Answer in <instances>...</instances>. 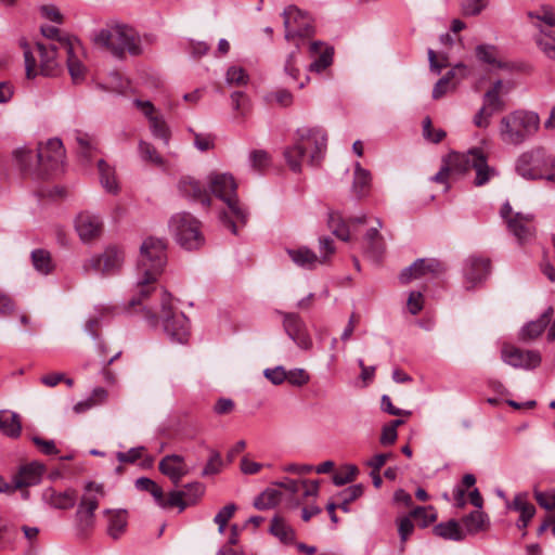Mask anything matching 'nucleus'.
Returning a JSON list of instances; mask_svg holds the SVG:
<instances>
[{"instance_id": "obj_59", "label": "nucleus", "mask_w": 555, "mask_h": 555, "mask_svg": "<svg viewBox=\"0 0 555 555\" xmlns=\"http://www.w3.org/2000/svg\"><path fill=\"white\" fill-rule=\"evenodd\" d=\"M222 460L219 452L212 451L207 464L202 472V476L215 475L220 472Z\"/></svg>"}, {"instance_id": "obj_13", "label": "nucleus", "mask_w": 555, "mask_h": 555, "mask_svg": "<svg viewBox=\"0 0 555 555\" xmlns=\"http://www.w3.org/2000/svg\"><path fill=\"white\" fill-rule=\"evenodd\" d=\"M446 272L444 264L435 258H420L410 267L402 270L399 275L401 284H408L412 280L431 276L438 278Z\"/></svg>"}, {"instance_id": "obj_27", "label": "nucleus", "mask_w": 555, "mask_h": 555, "mask_svg": "<svg viewBox=\"0 0 555 555\" xmlns=\"http://www.w3.org/2000/svg\"><path fill=\"white\" fill-rule=\"evenodd\" d=\"M324 43L322 41H313L310 43L311 54H319L315 60L309 65L310 72L321 73L325 70L333 63L334 49L326 46L323 50Z\"/></svg>"}, {"instance_id": "obj_20", "label": "nucleus", "mask_w": 555, "mask_h": 555, "mask_svg": "<svg viewBox=\"0 0 555 555\" xmlns=\"http://www.w3.org/2000/svg\"><path fill=\"white\" fill-rule=\"evenodd\" d=\"M61 48L66 54L68 72L74 82L83 79L86 68L78 57V52L81 50L80 41L77 38L64 37L60 40Z\"/></svg>"}, {"instance_id": "obj_43", "label": "nucleus", "mask_w": 555, "mask_h": 555, "mask_svg": "<svg viewBox=\"0 0 555 555\" xmlns=\"http://www.w3.org/2000/svg\"><path fill=\"white\" fill-rule=\"evenodd\" d=\"M280 496L279 490L268 488L255 499L254 506L259 511L272 508L279 503Z\"/></svg>"}, {"instance_id": "obj_33", "label": "nucleus", "mask_w": 555, "mask_h": 555, "mask_svg": "<svg viewBox=\"0 0 555 555\" xmlns=\"http://www.w3.org/2000/svg\"><path fill=\"white\" fill-rule=\"evenodd\" d=\"M46 496L49 503L60 509H68L75 506L77 501L76 491L73 489H67L63 492H56L55 490L50 489Z\"/></svg>"}, {"instance_id": "obj_40", "label": "nucleus", "mask_w": 555, "mask_h": 555, "mask_svg": "<svg viewBox=\"0 0 555 555\" xmlns=\"http://www.w3.org/2000/svg\"><path fill=\"white\" fill-rule=\"evenodd\" d=\"M327 225L332 233L339 240L347 242L350 240L348 225L343 220V217L336 211H330L327 218Z\"/></svg>"}, {"instance_id": "obj_32", "label": "nucleus", "mask_w": 555, "mask_h": 555, "mask_svg": "<svg viewBox=\"0 0 555 555\" xmlns=\"http://www.w3.org/2000/svg\"><path fill=\"white\" fill-rule=\"evenodd\" d=\"M105 514L108 516V535L115 540L119 539L127 528V512L125 509L115 512L106 509Z\"/></svg>"}, {"instance_id": "obj_49", "label": "nucleus", "mask_w": 555, "mask_h": 555, "mask_svg": "<svg viewBox=\"0 0 555 555\" xmlns=\"http://www.w3.org/2000/svg\"><path fill=\"white\" fill-rule=\"evenodd\" d=\"M486 517L479 509L474 511L463 518V524L468 532L477 533L483 529Z\"/></svg>"}, {"instance_id": "obj_57", "label": "nucleus", "mask_w": 555, "mask_h": 555, "mask_svg": "<svg viewBox=\"0 0 555 555\" xmlns=\"http://www.w3.org/2000/svg\"><path fill=\"white\" fill-rule=\"evenodd\" d=\"M528 16L530 18H537L539 21H542L550 27L555 26V12L553 8L550 5H543L540 12H529Z\"/></svg>"}, {"instance_id": "obj_8", "label": "nucleus", "mask_w": 555, "mask_h": 555, "mask_svg": "<svg viewBox=\"0 0 555 555\" xmlns=\"http://www.w3.org/2000/svg\"><path fill=\"white\" fill-rule=\"evenodd\" d=\"M451 164L455 167L456 173H465L474 169L475 186H483L498 176L496 169L488 165L487 153L480 147H472L465 153L451 152Z\"/></svg>"}, {"instance_id": "obj_4", "label": "nucleus", "mask_w": 555, "mask_h": 555, "mask_svg": "<svg viewBox=\"0 0 555 555\" xmlns=\"http://www.w3.org/2000/svg\"><path fill=\"white\" fill-rule=\"evenodd\" d=\"M92 41L98 48L108 51L120 60L125 57L127 52L133 56L142 53L139 34L125 24L107 25V27L94 33Z\"/></svg>"}, {"instance_id": "obj_10", "label": "nucleus", "mask_w": 555, "mask_h": 555, "mask_svg": "<svg viewBox=\"0 0 555 555\" xmlns=\"http://www.w3.org/2000/svg\"><path fill=\"white\" fill-rule=\"evenodd\" d=\"M169 228L177 243L188 249H197L204 243L201 222L190 212H179L171 217Z\"/></svg>"}, {"instance_id": "obj_28", "label": "nucleus", "mask_w": 555, "mask_h": 555, "mask_svg": "<svg viewBox=\"0 0 555 555\" xmlns=\"http://www.w3.org/2000/svg\"><path fill=\"white\" fill-rule=\"evenodd\" d=\"M507 507L520 513L517 521L519 529H526L529 521L535 514V507L533 504L528 502L527 493H518L515 495L512 503H507Z\"/></svg>"}, {"instance_id": "obj_64", "label": "nucleus", "mask_w": 555, "mask_h": 555, "mask_svg": "<svg viewBox=\"0 0 555 555\" xmlns=\"http://www.w3.org/2000/svg\"><path fill=\"white\" fill-rule=\"evenodd\" d=\"M264 376L274 385H280L286 380V371L283 366H276L274 369H267Z\"/></svg>"}, {"instance_id": "obj_23", "label": "nucleus", "mask_w": 555, "mask_h": 555, "mask_svg": "<svg viewBox=\"0 0 555 555\" xmlns=\"http://www.w3.org/2000/svg\"><path fill=\"white\" fill-rule=\"evenodd\" d=\"M532 221V215H524L521 212H516L513 218L507 219V229L517 238L519 244H524L534 236L535 229Z\"/></svg>"}, {"instance_id": "obj_30", "label": "nucleus", "mask_w": 555, "mask_h": 555, "mask_svg": "<svg viewBox=\"0 0 555 555\" xmlns=\"http://www.w3.org/2000/svg\"><path fill=\"white\" fill-rule=\"evenodd\" d=\"M372 175L364 169L360 163H356L352 182V192L358 198L369 195L371 190Z\"/></svg>"}, {"instance_id": "obj_21", "label": "nucleus", "mask_w": 555, "mask_h": 555, "mask_svg": "<svg viewBox=\"0 0 555 555\" xmlns=\"http://www.w3.org/2000/svg\"><path fill=\"white\" fill-rule=\"evenodd\" d=\"M377 227L371 228L363 236L364 254L373 261H379L385 254L386 244L379 230L383 228V221L376 219Z\"/></svg>"}, {"instance_id": "obj_1", "label": "nucleus", "mask_w": 555, "mask_h": 555, "mask_svg": "<svg viewBox=\"0 0 555 555\" xmlns=\"http://www.w3.org/2000/svg\"><path fill=\"white\" fill-rule=\"evenodd\" d=\"M167 243L163 238L147 237L140 247L137 270L139 280L137 292L129 300V306L142 305L144 299L151 298L152 294L158 293L155 283L164 271L167 262Z\"/></svg>"}, {"instance_id": "obj_3", "label": "nucleus", "mask_w": 555, "mask_h": 555, "mask_svg": "<svg viewBox=\"0 0 555 555\" xmlns=\"http://www.w3.org/2000/svg\"><path fill=\"white\" fill-rule=\"evenodd\" d=\"M296 134L295 144L285 149L284 157L292 171L300 172L305 157L312 166L320 164L326 151L327 135L320 127H302Z\"/></svg>"}, {"instance_id": "obj_2", "label": "nucleus", "mask_w": 555, "mask_h": 555, "mask_svg": "<svg viewBox=\"0 0 555 555\" xmlns=\"http://www.w3.org/2000/svg\"><path fill=\"white\" fill-rule=\"evenodd\" d=\"M151 297L154 298V304H147V299H144L142 305H135L134 307L142 308L151 325H157L160 320L165 333L172 341L186 343L190 336L189 320L184 313L173 310L171 294L160 288L158 293L152 294Z\"/></svg>"}, {"instance_id": "obj_56", "label": "nucleus", "mask_w": 555, "mask_h": 555, "mask_svg": "<svg viewBox=\"0 0 555 555\" xmlns=\"http://www.w3.org/2000/svg\"><path fill=\"white\" fill-rule=\"evenodd\" d=\"M450 172H455V167L451 164V153L442 159L440 170L431 177V181L446 184Z\"/></svg>"}, {"instance_id": "obj_41", "label": "nucleus", "mask_w": 555, "mask_h": 555, "mask_svg": "<svg viewBox=\"0 0 555 555\" xmlns=\"http://www.w3.org/2000/svg\"><path fill=\"white\" fill-rule=\"evenodd\" d=\"M270 532L283 543H289L295 538L294 530L279 516L272 518Z\"/></svg>"}, {"instance_id": "obj_48", "label": "nucleus", "mask_w": 555, "mask_h": 555, "mask_svg": "<svg viewBox=\"0 0 555 555\" xmlns=\"http://www.w3.org/2000/svg\"><path fill=\"white\" fill-rule=\"evenodd\" d=\"M157 505L162 508L179 507V511L182 512L188 507V502L183 499V493L180 490H175L169 492L167 500L163 492L162 500L157 502Z\"/></svg>"}, {"instance_id": "obj_62", "label": "nucleus", "mask_w": 555, "mask_h": 555, "mask_svg": "<svg viewBox=\"0 0 555 555\" xmlns=\"http://www.w3.org/2000/svg\"><path fill=\"white\" fill-rule=\"evenodd\" d=\"M144 447H135L129 449L127 452H117L116 457L120 463H134L141 459Z\"/></svg>"}, {"instance_id": "obj_46", "label": "nucleus", "mask_w": 555, "mask_h": 555, "mask_svg": "<svg viewBox=\"0 0 555 555\" xmlns=\"http://www.w3.org/2000/svg\"><path fill=\"white\" fill-rule=\"evenodd\" d=\"M364 488L361 483L353 485L345 489L339 493L341 498L340 503L338 504L339 508L345 513L349 512V504L360 498L363 494Z\"/></svg>"}, {"instance_id": "obj_25", "label": "nucleus", "mask_w": 555, "mask_h": 555, "mask_svg": "<svg viewBox=\"0 0 555 555\" xmlns=\"http://www.w3.org/2000/svg\"><path fill=\"white\" fill-rule=\"evenodd\" d=\"M159 472L167 476L177 487L181 479L188 474L184 459L178 454L166 455L158 464Z\"/></svg>"}, {"instance_id": "obj_16", "label": "nucleus", "mask_w": 555, "mask_h": 555, "mask_svg": "<svg viewBox=\"0 0 555 555\" xmlns=\"http://www.w3.org/2000/svg\"><path fill=\"white\" fill-rule=\"evenodd\" d=\"M37 158L47 172L59 170L65 159L63 142L59 138L49 139L44 145H39Z\"/></svg>"}, {"instance_id": "obj_22", "label": "nucleus", "mask_w": 555, "mask_h": 555, "mask_svg": "<svg viewBox=\"0 0 555 555\" xmlns=\"http://www.w3.org/2000/svg\"><path fill=\"white\" fill-rule=\"evenodd\" d=\"M512 85L504 83L501 79L493 82L492 87L483 95V106L489 109L488 116L502 112L506 108V102L502 95H506Z\"/></svg>"}, {"instance_id": "obj_35", "label": "nucleus", "mask_w": 555, "mask_h": 555, "mask_svg": "<svg viewBox=\"0 0 555 555\" xmlns=\"http://www.w3.org/2000/svg\"><path fill=\"white\" fill-rule=\"evenodd\" d=\"M100 173V182L106 192L116 194L119 190L118 182L115 176V169L112 168L104 159L98 162Z\"/></svg>"}, {"instance_id": "obj_44", "label": "nucleus", "mask_w": 555, "mask_h": 555, "mask_svg": "<svg viewBox=\"0 0 555 555\" xmlns=\"http://www.w3.org/2000/svg\"><path fill=\"white\" fill-rule=\"evenodd\" d=\"M139 153L141 158L144 162L152 163L153 165L157 167H164L165 160L164 158L158 154L155 146L146 141L141 140L139 142Z\"/></svg>"}, {"instance_id": "obj_12", "label": "nucleus", "mask_w": 555, "mask_h": 555, "mask_svg": "<svg viewBox=\"0 0 555 555\" xmlns=\"http://www.w3.org/2000/svg\"><path fill=\"white\" fill-rule=\"evenodd\" d=\"M285 39L287 41H298L310 37L314 33L311 18L296 5H288L283 11Z\"/></svg>"}, {"instance_id": "obj_60", "label": "nucleus", "mask_w": 555, "mask_h": 555, "mask_svg": "<svg viewBox=\"0 0 555 555\" xmlns=\"http://www.w3.org/2000/svg\"><path fill=\"white\" fill-rule=\"evenodd\" d=\"M487 0H466L462 4L463 14L466 16L478 15L486 7Z\"/></svg>"}, {"instance_id": "obj_63", "label": "nucleus", "mask_w": 555, "mask_h": 555, "mask_svg": "<svg viewBox=\"0 0 555 555\" xmlns=\"http://www.w3.org/2000/svg\"><path fill=\"white\" fill-rule=\"evenodd\" d=\"M231 102L232 107L234 111L240 112V114L244 115L247 106H248V99L247 95L244 92L235 91L231 94Z\"/></svg>"}, {"instance_id": "obj_58", "label": "nucleus", "mask_w": 555, "mask_h": 555, "mask_svg": "<svg viewBox=\"0 0 555 555\" xmlns=\"http://www.w3.org/2000/svg\"><path fill=\"white\" fill-rule=\"evenodd\" d=\"M248 76L242 67L232 66L227 72V82L230 85H245Z\"/></svg>"}, {"instance_id": "obj_19", "label": "nucleus", "mask_w": 555, "mask_h": 555, "mask_svg": "<svg viewBox=\"0 0 555 555\" xmlns=\"http://www.w3.org/2000/svg\"><path fill=\"white\" fill-rule=\"evenodd\" d=\"M178 191L181 196L201 203L208 208L211 205L210 193L206 184L191 176H183L178 182Z\"/></svg>"}, {"instance_id": "obj_9", "label": "nucleus", "mask_w": 555, "mask_h": 555, "mask_svg": "<svg viewBox=\"0 0 555 555\" xmlns=\"http://www.w3.org/2000/svg\"><path fill=\"white\" fill-rule=\"evenodd\" d=\"M62 38L59 39V41ZM21 47L24 51V60H25V74L27 79H34L38 74L52 77L59 73V64L56 62V55L60 51H63L61 44L50 43L46 46L43 43L37 42L36 49L39 53L40 57V66L39 70H37V60L33 54L30 46L26 40L21 41Z\"/></svg>"}, {"instance_id": "obj_38", "label": "nucleus", "mask_w": 555, "mask_h": 555, "mask_svg": "<svg viewBox=\"0 0 555 555\" xmlns=\"http://www.w3.org/2000/svg\"><path fill=\"white\" fill-rule=\"evenodd\" d=\"M456 72L461 74L462 77L467 75V67L463 63L456 64L450 72L447 73L446 76L440 78L434 89H433V98L440 99L447 93L450 80L455 76Z\"/></svg>"}, {"instance_id": "obj_51", "label": "nucleus", "mask_w": 555, "mask_h": 555, "mask_svg": "<svg viewBox=\"0 0 555 555\" xmlns=\"http://www.w3.org/2000/svg\"><path fill=\"white\" fill-rule=\"evenodd\" d=\"M249 160L253 169L262 172L271 165V157L263 150H254L249 154Z\"/></svg>"}, {"instance_id": "obj_55", "label": "nucleus", "mask_w": 555, "mask_h": 555, "mask_svg": "<svg viewBox=\"0 0 555 555\" xmlns=\"http://www.w3.org/2000/svg\"><path fill=\"white\" fill-rule=\"evenodd\" d=\"M423 135L431 143H439L446 138L447 133L442 129L434 130L431 119L427 116L423 120Z\"/></svg>"}, {"instance_id": "obj_24", "label": "nucleus", "mask_w": 555, "mask_h": 555, "mask_svg": "<svg viewBox=\"0 0 555 555\" xmlns=\"http://www.w3.org/2000/svg\"><path fill=\"white\" fill-rule=\"evenodd\" d=\"M75 229L81 241L88 242L100 236L102 222L98 216L83 211L76 217Z\"/></svg>"}, {"instance_id": "obj_15", "label": "nucleus", "mask_w": 555, "mask_h": 555, "mask_svg": "<svg viewBox=\"0 0 555 555\" xmlns=\"http://www.w3.org/2000/svg\"><path fill=\"white\" fill-rule=\"evenodd\" d=\"M490 272L491 261L489 258L470 255L466 258L463 266L465 287L470 289L481 284L489 276Z\"/></svg>"}, {"instance_id": "obj_31", "label": "nucleus", "mask_w": 555, "mask_h": 555, "mask_svg": "<svg viewBox=\"0 0 555 555\" xmlns=\"http://www.w3.org/2000/svg\"><path fill=\"white\" fill-rule=\"evenodd\" d=\"M553 313V307H548L538 320L527 323L521 328L522 338L534 339L539 337L544 332L545 327L550 324Z\"/></svg>"}, {"instance_id": "obj_53", "label": "nucleus", "mask_w": 555, "mask_h": 555, "mask_svg": "<svg viewBox=\"0 0 555 555\" xmlns=\"http://www.w3.org/2000/svg\"><path fill=\"white\" fill-rule=\"evenodd\" d=\"M476 56L483 63L502 67V63L496 60V50L493 46H478L476 48Z\"/></svg>"}, {"instance_id": "obj_37", "label": "nucleus", "mask_w": 555, "mask_h": 555, "mask_svg": "<svg viewBox=\"0 0 555 555\" xmlns=\"http://www.w3.org/2000/svg\"><path fill=\"white\" fill-rule=\"evenodd\" d=\"M286 490L293 494L301 491L305 498L317 496L319 493V481L295 480L286 478Z\"/></svg>"}, {"instance_id": "obj_5", "label": "nucleus", "mask_w": 555, "mask_h": 555, "mask_svg": "<svg viewBox=\"0 0 555 555\" xmlns=\"http://www.w3.org/2000/svg\"><path fill=\"white\" fill-rule=\"evenodd\" d=\"M209 185L211 193L223 201L229 211H223L220 215V220L233 234L237 233L235 220L242 224L247 222V212L241 206L236 189L237 184L232 175L229 173H215L209 177Z\"/></svg>"}, {"instance_id": "obj_18", "label": "nucleus", "mask_w": 555, "mask_h": 555, "mask_svg": "<svg viewBox=\"0 0 555 555\" xmlns=\"http://www.w3.org/2000/svg\"><path fill=\"white\" fill-rule=\"evenodd\" d=\"M124 262V253L115 246L107 247L99 257L91 258L85 266V270H94L104 274L115 273Z\"/></svg>"}, {"instance_id": "obj_52", "label": "nucleus", "mask_w": 555, "mask_h": 555, "mask_svg": "<svg viewBox=\"0 0 555 555\" xmlns=\"http://www.w3.org/2000/svg\"><path fill=\"white\" fill-rule=\"evenodd\" d=\"M135 488L140 491L150 492L156 503L162 500L163 489L154 480L147 477L138 478L135 480Z\"/></svg>"}, {"instance_id": "obj_50", "label": "nucleus", "mask_w": 555, "mask_h": 555, "mask_svg": "<svg viewBox=\"0 0 555 555\" xmlns=\"http://www.w3.org/2000/svg\"><path fill=\"white\" fill-rule=\"evenodd\" d=\"M183 499L188 502V506L195 504L197 500L204 494L205 486L202 482L194 481L185 485L183 490Z\"/></svg>"}, {"instance_id": "obj_54", "label": "nucleus", "mask_w": 555, "mask_h": 555, "mask_svg": "<svg viewBox=\"0 0 555 555\" xmlns=\"http://www.w3.org/2000/svg\"><path fill=\"white\" fill-rule=\"evenodd\" d=\"M299 47L300 43L298 41L295 42V49L288 53L285 64H284V72L288 76H291L294 80L298 78L299 75V68L297 65V60L299 55Z\"/></svg>"}, {"instance_id": "obj_11", "label": "nucleus", "mask_w": 555, "mask_h": 555, "mask_svg": "<svg viewBox=\"0 0 555 555\" xmlns=\"http://www.w3.org/2000/svg\"><path fill=\"white\" fill-rule=\"evenodd\" d=\"M105 495L104 487L92 481L85 486V493L76 511V522L81 531L90 529L94 524V512L99 507L100 498Z\"/></svg>"}, {"instance_id": "obj_39", "label": "nucleus", "mask_w": 555, "mask_h": 555, "mask_svg": "<svg viewBox=\"0 0 555 555\" xmlns=\"http://www.w3.org/2000/svg\"><path fill=\"white\" fill-rule=\"evenodd\" d=\"M31 262L34 268L42 273L49 274L53 271L54 264L51 258V254L43 248H38L31 251Z\"/></svg>"}, {"instance_id": "obj_61", "label": "nucleus", "mask_w": 555, "mask_h": 555, "mask_svg": "<svg viewBox=\"0 0 555 555\" xmlns=\"http://www.w3.org/2000/svg\"><path fill=\"white\" fill-rule=\"evenodd\" d=\"M286 375V380L294 386H302L309 382V374L304 369L291 370Z\"/></svg>"}, {"instance_id": "obj_47", "label": "nucleus", "mask_w": 555, "mask_h": 555, "mask_svg": "<svg viewBox=\"0 0 555 555\" xmlns=\"http://www.w3.org/2000/svg\"><path fill=\"white\" fill-rule=\"evenodd\" d=\"M75 140L79 145L80 155L85 159L90 160L93 152L96 150L93 138L90 137L88 133L76 131Z\"/></svg>"}, {"instance_id": "obj_14", "label": "nucleus", "mask_w": 555, "mask_h": 555, "mask_svg": "<svg viewBox=\"0 0 555 555\" xmlns=\"http://www.w3.org/2000/svg\"><path fill=\"white\" fill-rule=\"evenodd\" d=\"M282 317V323L287 336L301 349L312 347V339L308 334L306 323L299 314L294 312L278 311Z\"/></svg>"}, {"instance_id": "obj_42", "label": "nucleus", "mask_w": 555, "mask_h": 555, "mask_svg": "<svg viewBox=\"0 0 555 555\" xmlns=\"http://www.w3.org/2000/svg\"><path fill=\"white\" fill-rule=\"evenodd\" d=\"M149 121L153 137L162 140L164 145L167 146L171 138V131L165 119L162 116H154Z\"/></svg>"}, {"instance_id": "obj_36", "label": "nucleus", "mask_w": 555, "mask_h": 555, "mask_svg": "<svg viewBox=\"0 0 555 555\" xmlns=\"http://www.w3.org/2000/svg\"><path fill=\"white\" fill-rule=\"evenodd\" d=\"M436 535L453 541H462L465 538L456 520L451 519L447 522H440L434 528Z\"/></svg>"}, {"instance_id": "obj_29", "label": "nucleus", "mask_w": 555, "mask_h": 555, "mask_svg": "<svg viewBox=\"0 0 555 555\" xmlns=\"http://www.w3.org/2000/svg\"><path fill=\"white\" fill-rule=\"evenodd\" d=\"M286 253L292 261L306 270H313L318 263H323L317 256V254L306 246L298 248H287Z\"/></svg>"}, {"instance_id": "obj_45", "label": "nucleus", "mask_w": 555, "mask_h": 555, "mask_svg": "<svg viewBox=\"0 0 555 555\" xmlns=\"http://www.w3.org/2000/svg\"><path fill=\"white\" fill-rule=\"evenodd\" d=\"M359 468L353 464H346L333 475V483L337 487L347 485L356 479Z\"/></svg>"}, {"instance_id": "obj_6", "label": "nucleus", "mask_w": 555, "mask_h": 555, "mask_svg": "<svg viewBox=\"0 0 555 555\" xmlns=\"http://www.w3.org/2000/svg\"><path fill=\"white\" fill-rule=\"evenodd\" d=\"M538 114L527 111H515L500 121L501 140L511 145H519L532 137L539 129Z\"/></svg>"}, {"instance_id": "obj_7", "label": "nucleus", "mask_w": 555, "mask_h": 555, "mask_svg": "<svg viewBox=\"0 0 555 555\" xmlns=\"http://www.w3.org/2000/svg\"><path fill=\"white\" fill-rule=\"evenodd\" d=\"M515 169L524 179L546 180L555 183V157L543 147H535L520 154Z\"/></svg>"}, {"instance_id": "obj_34", "label": "nucleus", "mask_w": 555, "mask_h": 555, "mask_svg": "<svg viewBox=\"0 0 555 555\" xmlns=\"http://www.w3.org/2000/svg\"><path fill=\"white\" fill-rule=\"evenodd\" d=\"M0 431L11 438H17L22 431L18 414L9 411H0Z\"/></svg>"}, {"instance_id": "obj_17", "label": "nucleus", "mask_w": 555, "mask_h": 555, "mask_svg": "<svg viewBox=\"0 0 555 555\" xmlns=\"http://www.w3.org/2000/svg\"><path fill=\"white\" fill-rule=\"evenodd\" d=\"M501 358L506 364L518 369H534L541 363V356L534 350H521L506 345L502 348Z\"/></svg>"}, {"instance_id": "obj_26", "label": "nucleus", "mask_w": 555, "mask_h": 555, "mask_svg": "<svg viewBox=\"0 0 555 555\" xmlns=\"http://www.w3.org/2000/svg\"><path fill=\"white\" fill-rule=\"evenodd\" d=\"M43 470L44 466L37 462L22 466L13 478L15 487L25 488L37 485L41 479Z\"/></svg>"}]
</instances>
